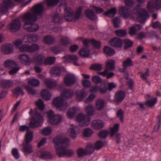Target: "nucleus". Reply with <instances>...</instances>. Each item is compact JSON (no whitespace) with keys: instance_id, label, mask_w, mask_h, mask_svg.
<instances>
[{"instance_id":"nucleus-42","label":"nucleus","mask_w":161,"mask_h":161,"mask_svg":"<svg viewBox=\"0 0 161 161\" xmlns=\"http://www.w3.org/2000/svg\"><path fill=\"white\" fill-rule=\"evenodd\" d=\"M102 69V64H93L89 68L90 69L95 71H101Z\"/></svg>"},{"instance_id":"nucleus-29","label":"nucleus","mask_w":161,"mask_h":161,"mask_svg":"<svg viewBox=\"0 0 161 161\" xmlns=\"http://www.w3.org/2000/svg\"><path fill=\"white\" fill-rule=\"evenodd\" d=\"M122 44L124 45V48L127 50L132 47L133 44V42L128 39H123L122 40Z\"/></svg>"},{"instance_id":"nucleus-14","label":"nucleus","mask_w":161,"mask_h":161,"mask_svg":"<svg viewBox=\"0 0 161 161\" xmlns=\"http://www.w3.org/2000/svg\"><path fill=\"white\" fill-rule=\"evenodd\" d=\"M14 84V82L10 80H3L0 81V86L3 88H9L13 87Z\"/></svg>"},{"instance_id":"nucleus-30","label":"nucleus","mask_w":161,"mask_h":161,"mask_svg":"<svg viewBox=\"0 0 161 161\" xmlns=\"http://www.w3.org/2000/svg\"><path fill=\"white\" fill-rule=\"evenodd\" d=\"M108 91L106 84L102 82L100 86H98V91L101 94H104L107 93Z\"/></svg>"},{"instance_id":"nucleus-28","label":"nucleus","mask_w":161,"mask_h":161,"mask_svg":"<svg viewBox=\"0 0 161 161\" xmlns=\"http://www.w3.org/2000/svg\"><path fill=\"white\" fill-rule=\"evenodd\" d=\"M59 43L61 46L67 47L71 44V41L68 37L65 36L60 39L59 41Z\"/></svg>"},{"instance_id":"nucleus-39","label":"nucleus","mask_w":161,"mask_h":161,"mask_svg":"<svg viewBox=\"0 0 161 161\" xmlns=\"http://www.w3.org/2000/svg\"><path fill=\"white\" fill-rule=\"evenodd\" d=\"M13 46L12 44H6L3 49V53L6 54H8L13 52Z\"/></svg>"},{"instance_id":"nucleus-24","label":"nucleus","mask_w":161,"mask_h":161,"mask_svg":"<svg viewBox=\"0 0 161 161\" xmlns=\"http://www.w3.org/2000/svg\"><path fill=\"white\" fill-rule=\"evenodd\" d=\"M64 11L65 12L64 14V19L68 22L72 21L73 20V12L68 10V8L65 9Z\"/></svg>"},{"instance_id":"nucleus-38","label":"nucleus","mask_w":161,"mask_h":161,"mask_svg":"<svg viewBox=\"0 0 161 161\" xmlns=\"http://www.w3.org/2000/svg\"><path fill=\"white\" fill-rule=\"evenodd\" d=\"M85 112L87 114L86 116L90 117L94 115V109L93 106L91 104H89L86 107Z\"/></svg>"},{"instance_id":"nucleus-6","label":"nucleus","mask_w":161,"mask_h":161,"mask_svg":"<svg viewBox=\"0 0 161 161\" xmlns=\"http://www.w3.org/2000/svg\"><path fill=\"white\" fill-rule=\"evenodd\" d=\"M161 8V0H156L154 2V5L151 1L148 2L147 5V8L148 11L150 13H153L154 11V8L156 10H159Z\"/></svg>"},{"instance_id":"nucleus-2","label":"nucleus","mask_w":161,"mask_h":161,"mask_svg":"<svg viewBox=\"0 0 161 161\" xmlns=\"http://www.w3.org/2000/svg\"><path fill=\"white\" fill-rule=\"evenodd\" d=\"M44 9V7L42 3L35 4L33 6L31 12H28L24 15V18L30 19L31 20L36 21L38 19V16H42Z\"/></svg>"},{"instance_id":"nucleus-50","label":"nucleus","mask_w":161,"mask_h":161,"mask_svg":"<svg viewBox=\"0 0 161 161\" xmlns=\"http://www.w3.org/2000/svg\"><path fill=\"white\" fill-rule=\"evenodd\" d=\"M91 118L90 117L87 116L86 118H84L82 122L79 123L80 127H83L87 126L90 123Z\"/></svg>"},{"instance_id":"nucleus-23","label":"nucleus","mask_w":161,"mask_h":161,"mask_svg":"<svg viewBox=\"0 0 161 161\" xmlns=\"http://www.w3.org/2000/svg\"><path fill=\"white\" fill-rule=\"evenodd\" d=\"M141 28V26L140 25L136 24L129 28L128 33L131 36H133L136 35V31L140 30Z\"/></svg>"},{"instance_id":"nucleus-49","label":"nucleus","mask_w":161,"mask_h":161,"mask_svg":"<svg viewBox=\"0 0 161 161\" xmlns=\"http://www.w3.org/2000/svg\"><path fill=\"white\" fill-rule=\"evenodd\" d=\"M108 131L107 130H102L98 133V136L103 139H106L108 135Z\"/></svg>"},{"instance_id":"nucleus-8","label":"nucleus","mask_w":161,"mask_h":161,"mask_svg":"<svg viewBox=\"0 0 161 161\" xmlns=\"http://www.w3.org/2000/svg\"><path fill=\"white\" fill-rule=\"evenodd\" d=\"M21 27V24L19 19L13 20L9 26V30L13 32H16L19 30Z\"/></svg>"},{"instance_id":"nucleus-52","label":"nucleus","mask_w":161,"mask_h":161,"mask_svg":"<svg viewBox=\"0 0 161 161\" xmlns=\"http://www.w3.org/2000/svg\"><path fill=\"white\" fill-rule=\"evenodd\" d=\"M59 0H47V5L48 7H53L58 5Z\"/></svg>"},{"instance_id":"nucleus-5","label":"nucleus","mask_w":161,"mask_h":161,"mask_svg":"<svg viewBox=\"0 0 161 161\" xmlns=\"http://www.w3.org/2000/svg\"><path fill=\"white\" fill-rule=\"evenodd\" d=\"M53 105L60 111L65 110L68 107V104L66 101H64L61 97H58L55 98L52 101Z\"/></svg>"},{"instance_id":"nucleus-58","label":"nucleus","mask_w":161,"mask_h":161,"mask_svg":"<svg viewBox=\"0 0 161 161\" xmlns=\"http://www.w3.org/2000/svg\"><path fill=\"white\" fill-rule=\"evenodd\" d=\"M36 105L39 109L43 111L45 105L43 101L41 99H39L36 102Z\"/></svg>"},{"instance_id":"nucleus-61","label":"nucleus","mask_w":161,"mask_h":161,"mask_svg":"<svg viewBox=\"0 0 161 161\" xmlns=\"http://www.w3.org/2000/svg\"><path fill=\"white\" fill-rule=\"evenodd\" d=\"M123 66L126 68L128 67L132 66H133L132 61L130 58H127V59L123 63Z\"/></svg>"},{"instance_id":"nucleus-21","label":"nucleus","mask_w":161,"mask_h":161,"mask_svg":"<svg viewBox=\"0 0 161 161\" xmlns=\"http://www.w3.org/2000/svg\"><path fill=\"white\" fill-rule=\"evenodd\" d=\"M65 58L66 60L72 63H73L76 66H80L77 62V57L76 56L74 55H68L64 57Z\"/></svg>"},{"instance_id":"nucleus-44","label":"nucleus","mask_w":161,"mask_h":161,"mask_svg":"<svg viewBox=\"0 0 161 161\" xmlns=\"http://www.w3.org/2000/svg\"><path fill=\"white\" fill-rule=\"evenodd\" d=\"M40 157L42 159H51L53 158V156L51 153L47 151L41 153Z\"/></svg>"},{"instance_id":"nucleus-37","label":"nucleus","mask_w":161,"mask_h":161,"mask_svg":"<svg viewBox=\"0 0 161 161\" xmlns=\"http://www.w3.org/2000/svg\"><path fill=\"white\" fill-rule=\"evenodd\" d=\"M104 53L109 56H112L115 54V50L112 48L108 46H105L103 49Z\"/></svg>"},{"instance_id":"nucleus-34","label":"nucleus","mask_w":161,"mask_h":161,"mask_svg":"<svg viewBox=\"0 0 161 161\" xmlns=\"http://www.w3.org/2000/svg\"><path fill=\"white\" fill-rule=\"evenodd\" d=\"M12 65L16 67L18 66V64L16 62L10 59L7 60L4 62V66L5 68H11L12 67Z\"/></svg>"},{"instance_id":"nucleus-48","label":"nucleus","mask_w":161,"mask_h":161,"mask_svg":"<svg viewBox=\"0 0 161 161\" xmlns=\"http://www.w3.org/2000/svg\"><path fill=\"white\" fill-rule=\"evenodd\" d=\"M85 149L87 155L91 154L94 151V147L92 143H90L86 146Z\"/></svg>"},{"instance_id":"nucleus-51","label":"nucleus","mask_w":161,"mask_h":161,"mask_svg":"<svg viewBox=\"0 0 161 161\" xmlns=\"http://www.w3.org/2000/svg\"><path fill=\"white\" fill-rule=\"evenodd\" d=\"M28 84L32 86L37 87L40 85V81L35 79H29L28 81Z\"/></svg>"},{"instance_id":"nucleus-56","label":"nucleus","mask_w":161,"mask_h":161,"mask_svg":"<svg viewBox=\"0 0 161 161\" xmlns=\"http://www.w3.org/2000/svg\"><path fill=\"white\" fill-rule=\"evenodd\" d=\"M90 42L93 47L96 49H99L100 48L101 44V41H97L94 39H92Z\"/></svg>"},{"instance_id":"nucleus-11","label":"nucleus","mask_w":161,"mask_h":161,"mask_svg":"<svg viewBox=\"0 0 161 161\" xmlns=\"http://www.w3.org/2000/svg\"><path fill=\"white\" fill-rule=\"evenodd\" d=\"M106 105V103L104 100L99 98L95 102V109L98 111H102L104 109Z\"/></svg>"},{"instance_id":"nucleus-26","label":"nucleus","mask_w":161,"mask_h":161,"mask_svg":"<svg viewBox=\"0 0 161 161\" xmlns=\"http://www.w3.org/2000/svg\"><path fill=\"white\" fill-rule=\"evenodd\" d=\"M62 117L59 115H56L48 122L52 125H56L59 124L62 120Z\"/></svg>"},{"instance_id":"nucleus-13","label":"nucleus","mask_w":161,"mask_h":161,"mask_svg":"<svg viewBox=\"0 0 161 161\" xmlns=\"http://www.w3.org/2000/svg\"><path fill=\"white\" fill-rule=\"evenodd\" d=\"M87 94L85 90L83 88L76 92V99L79 101H81L87 96Z\"/></svg>"},{"instance_id":"nucleus-36","label":"nucleus","mask_w":161,"mask_h":161,"mask_svg":"<svg viewBox=\"0 0 161 161\" xmlns=\"http://www.w3.org/2000/svg\"><path fill=\"white\" fill-rule=\"evenodd\" d=\"M157 102V97H155L151 100H147L144 103V105L147 106L149 108H152Z\"/></svg>"},{"instance_id":"nucleus-46","label":"nucleus","mask_w":161,"mask_h":161,"mask_svg":"<svg viewBox=\"0 0 161 161\" xmlns=\"http://www.w3.org/2000/svg\"><path fill=\"white\" fill-rule=\"evenodd\" d=\"M127 31L125 30H118L115 31V33L117 36L123 37L126 36Z\"/></svg>"},{"instance_id":"nucleus-43","label":"nucleus","mask_w":161,"mask_h":161,"mask_svg":"<svg viewBox=\"0 0 161 161\" xmlns=\"http://www.w3.org/2000/svg\"><path fill=\"white\" fill-rule=\"evenodd\" d=\"M119 124H116L114 125L113 128H111V132L110 134L111 137H113L115 133L119 131Z\"/></svg>"},{"instance_id":"nucleus-9","label":"nucleus","mask_w":161,"mask_h":161,"mask_svg":"<svg viewBox=\"0 0 161 161\" xmlns=\"http://www.w3.org/2000/svg\"><path fill=\"white\" fill-rule=\"evenodd\" d=\"M126 95L123 91H119L116 92L114 96V101L119 104L125 98Z\"/></svg>"},{"instance_id":"nucleus-31","label":"nucleus","mask_w":161,"mask_h":161,"mask_svg":"<svg viewBox=\"0 0 161 161\" xmlns=\"http://www.w3.org/2000/svg\"><path fill=\"white\" fill-rule=\"evenodd\" d=\"M47 87L48 89H53L57 86V83L56 80H52L47 79L45 81Z\"/></svg>"},{"instance_id":"nucleus-53","label":"nucleus","mask_w":161,"mask_h":161,"mask_svg":"<svg viewBox=\"0 0 161 161\" xmlns=\"http://www.w3.org/2000/svg\"><path fill=\"white\" fill-rule=\"evenodd\" d=\"M82 6H80L79 8L76 10V13L75 14L74 16H73V19H75V20H78L80 18L82 13Z\"/></svg>"},{"instance_id":"nucleus-12","label":"nucleus","mask_w":161,"mask_h":161,"mask_svg":"<svg viewBox=\"0 0 161 161\" xmlns=\"http://www.w3.org/2000/svg\"><path fill=\"white\" fill-rule=\"evenodd\" d=\"M22 152L25 154H29L33 152V147L29 143H23L22 144Z\"/></svg>"},{"instance_id":"nucleus-35","label":"nucleus","mask_w":161,"mask_h":161,"mask_svg":"<svg viewBox=\"0 0 161 161\" xmlns=\"http://www.w3.org/2000/svg\"><path fill=\"white\" fill-rule=\"evenodd\" d=\"M116 13V9L115 8H112L107 11L104 13L103 15L105 16L113 17Z\"/></svg>"},{"instance_id":"nucleus-22","label":"nucleus","mask_w":161,"mask_h":161,"mask_svg":"<svg viewBox=\"0 0 161 161\" xmlns=\"http://www.w3.org/2000/svg\"><path fill=\"white\" fill-rule=\"evenodd\" d=\"M33 132L30 130L27 131L25 136L24 141L26 143H30L33 140Z\"/></svg>"},{"instance_id":"nucleus-27","label":"nucleus","mask_w":161,"mask_h":161,"mask_svg":"<svg viewBox=\"0 0 161 161\" xmlns=\"http://www.w3.org/2000/svg\"><path fill=\"white\" fill-rule=\"evenodd\" d=\"M42 98L46 100H49L52 97L51 94L47 89H43L40 93Z\"/></svg>"},{"instance_id":"nucleus-55","label":"nucleus","mask_w":161,"mask_h":161,"mask_svg":"<svg viewBox=\"0 0 161 161\" xmlns=\"http://www.w3.org/2000/svg\"><path fill=\"white\" fill-rule=\"evenodd\" d=\"M77 109L75 107H73L68 110L67 113V116L69 118H71L74 117L76 112Z\"/></svg>"},{"instance_id":"nucleus-4","label":"nucleus","mask_w":161,"mask_h":161,"mask_svg":"<svg viewBox=\"0 0 161 161\" xmlns=\"http://www.w3.org/2000/svg\"><path fill=\"white\" fill-rule=\"evenodd\" d=\"M43 118L40 113H36L30 119L29 124V127L32 128L38 127L42 125Z\"/></svg>"},{"instance_id":"nucleus-16","label":"nucleus","mask_w":161,"mask_h":161,"mask_svg":"<svg viewBox=\"0 0 161 161\" xmlns=\"http://www.w3.org/2000/svg\"><path fill=\"white\" fill-rule=\"evenodd\" d=\"M92 127L96 130H99L103 128L104 126L103 121L100 120H94L92 125Z\"/></svg>"},{"instance_id":"nucleus-40","label":"nucleus","mask_w":161,"mask_h":161,"mask_svg":"<svg viewBox=\"0 0 161 161\" xmlns=\"http://www.w3.org/2000/svg\"><path fill=\"white\" fill-rule=\"evenodd\" d=\"M115 61L113 59L109 60L106 64V68L109 70H113L115 69Z\"/></svg>"},{"instance_id":"nucleus-18","label":"nucleus","mask_w":161,"mask_h":161,"mask_svg":"<svg viewBox=\"0 0 161 161\" xmlns=\"http://www.w3.org/2000/svg\"><path fill=\"white\" fill-rule=\"evenodd\" d=\"M85 13L87 18L92 21H94L97 18L96 15L94 14L93 10L91 9H87L86 10Z\"/></svg>"},{"instance_id":"nucleus-20","label":"nucleus","mask_w":161,"mask_h":161,"mask_svg":"<svg viewBox=\"0 0 161 161\" xmlns=\"http://www.w3.org/2000/svg\"><path fill=\"white\" fill-rule=\"evenodd\" d=\"M61 95V97L63 98L68 99L72 97L73 95V92L69 89H65L62 91Z\"/></svg>"},{"instance_id":"nucleus-54","label":"nucleus","mask_w":161,"mask_h":161,"mask_svg":"<svg viewBox=\"0 0 161 161\" xmlns=\"http://www.w3.org/2000/svg\"><path fill=\"white\" fill-rule=\"evenodd\" d=\"M41 131V133L42 135L48 136L51 134L52 130L50 127L47 126L43 129Z\"/></svg>"},{"instance_id":"nucleus-63","label":"nucleus","mask_w":161,"mask_h":161,"mask_svg":"<svg viewBox=\"0 0 161 161\" xmlns=\"http://www.w3.org/2000/svg\"><path fill=\"white\" fill-rule=\"evenodd\" d=\"M124 112L122 109H119L116 113L117 117L119 118V120L122 122H124Z\"/></svg>"},{"instance_id":"nucleus-33","label":"nucleus","mask_w":161,"mask_h":161,"mask_svg":"<svg viewBox=\"0 0 161 161\" xmlns=\"http://www.w3.org/2000/svg\"><path fill=\"white\" fill-rule=\"evenodd\" d=\"M90 53L89 48L86 47H82L79 51V54L81 57H85L88 56Z\"/></svg>"},{"instance_id":"nucleus-47","label":"nucleus","mask_w":161,"mask_h":161,"mask_svg":"<svg viewBox=\"0 0 161 161\" xmlns=\"http://www.w3.org/2000/svg\"><path fill=\"white\" fill-rule=\"evenodd\" d=\"M44 58V57L43 55H38L35 56L33 59V60L34 62L40 64L42 63Z\"/></svg>"},{"instance_id":"nucleus-10","label":"nucleus","mask_w":161,"mask_h":161,"mask_svg":"<svg viewBox=\"0 0 161 161\" xmlns=\"http://www.w3.org/2000/svg\"><path fill=\"white\" fill-rule=\"evenodd\" d=\"M137 20L140 23H144L148 18V13L146 10L144 9L140 13L137 15Z\"/></svg>"},{"instance_id":"nucleus-57","label":"nucleus","mask_w":161,"mask_h":161,"mask_svg":"<svg viewBox=\"0 0 161 161\" xmlns=\"http://www.w3.org/2000/svg\"><path fill=\"white\" fill-rule=\"evenodd\" d=\"M77 153L78 158L83 157L87 155L86 149H84L82 148H79L77 150Z\"/></svg>"},{"instance_id":"nucleus-7","label":"nucleus","mask_w":161,"mask_h":161,"mask_svg":"<svg viewBox=\"0 0 161 161\" xmlns=\"http://www.w3.org/2000/svg\"><path fill=\"white\" fill-rule=\"evenodd\" d=\"M108 44L113 47L118 48H121L123 47L122 40L116 37L111 39L109 41Z\"/></svg>"},{"instance_id":"nucleus-62","label":"nucleus","mask_w":161,"mask_h":161,"mask_svg":"<svg viewBox=\"0 0 161 161\" xmlns=\"http://www.w3.org/2000/svg\"><path fill=\"white\" fill-rule=\"evenodd\" d=\"M127 10L126 8L125 7H122L119 9V12L122 13V14L123 15V17L125 19L128 18L129 16V13L125 12V11Z\"/></svg>"},{"instance_id":"nucleus-25","label":"nucleus","mask_w":161,"mask_h":161,"mask_svg":"<svg viewBox=\"0 0 161 161\" xmlns=\"http://www.w3.org/2000/svg\"><path fill=\"white\" fill-rule=\"evenodd\" d=\"M19 58L20 61L23 64L28 65L31 63V59L27 55H20L19 56Z\"/></svg>"},{"instance_id":"nucleus-19","label":"nucleus","mask_w":161,"mask_h":161,"mask_svg":"<svg viewBox=\"0 0 161 161\" xmlns=\"http://www.w3.org/2000/svg\"><path fill=\"white\" fill-rule=\"evenodd\" d=\"M64 70V68L63 67H58L55 66L51 68L50 69V71L52 73L53 76L54 75L56 76H59L61 75V71L62 70Z\"/></svg>"},{"instance_id":"nucleus-45","label":"nucleus","mask_w":161,"mask_h":161,"mask_svg":"<svg viewBox=\"0 0 161 161\" xmlns=\"http://www.w3.org/2000/svg\"><path fill=\"white\" fill-rule=\"evenodd\" d=\"M55 39L51 36L45 37L43 39V42L47 44L52 45L54 42Z\"/></svg>"},{"instance_id":"nucleus-3","label":"nucleus","mask_w":161,"mask_h":161,"mask_svg":"<svg viewBox=\"0 0 161 161\" xmlns=\"http://www.w3.org/2000/svg\"><path fill=\"white\" fill-rule=\"evenodd\" d=\"M23 20L25 23L24 27L25 30H26L29 32H33L37 31L39 29V26L38 24L34 23L36 21H33L31 19H27L24 18V16L23 17Z\"/></svg>"},{"instance_id":"nucleus-1","label":"nucleus","mask_w":161,"mask_h":161,"mask_svg":"<svg viewBox=\"0 0 161 161\" xmlns=\"http://www.w3.org/2000/svg\"><path fill=\"white\" fill-rule=\"evenodd\" d=\"M53 142L56 146H58L56 149V154L59 157L66 156L71 158L74 155L75 153L73 150L65 148L69 144V140L68 138L57 136L53 139Z\"/></svg>"},{"instance_id":"nucleus-59","label":"nucleus","mask_w":161,"mask_h":161,"mask_svg":"<svg viewBox=\"0 0 161 161\" xmlns=\"http://www.w3.org/2000/svg\"><path fill=\"white\" fill-rule=\"evenodd\" d=\"M39 48V46L37 44H32L30 46L28 45L29 52L32 53L37 51Z\"/></svg>"},{"instance_id":"nucleus-32","label":"nucleus","mask_w":161,"mask_h":161,"mask_svg":"<svg viewBox=\"0 0 161 161\" xmlns=\"http://www.w3.org/2000/svg\"><path fill=\"white\" fill-rule=\"evenodd\" d=\"M39 38L38 35L34 34H29L27 36V41L30 43L37 42Z\"/></svg>"},{"instance_id":"nucleus-41","label":"nucleus","mask_w":161,"mask_h":161,"mask_svg":"<svg viewBox=\"0 0 161 161\" xmlns=\"http://www.w3.org/2000/svg\"><path fill=\"white\" fill-rule=\"evenodd\" d=\"M93 130L89 128H87L84 130L83 134L85 137H90L93 133Z\"/></svg>"},{"instance_id":"nucleus-17","label":"nucleus","mask_w":161,"mask_h":161,"mask_svg":"<svg viewBox=\"0 0 161 161\" xmlns=\"http://www.w3.org/2000/svg\"><path fill=\"white\" fill-rule=\"evenodd\" d=\"M75 77L69 75L65 76L64 78V82L66 85L70 86L73 85L76 82Z\"/></svg>"},{"instance_id":"nucleus-60","label":"nucleus","mask_w":161,"mask_h":161,"mask_svg":"<svg viewBox=\"0 0 161 161\" xmlns=\"http://www.w3.org/2000/svg\"><path fill=\"white\" fill-rule=\"evenodd\" d=\"M13 93L14 94L19 95L21 94L22 96H23L25 93L20 87H17L15 88L13 90Z\"/></svg>"},{"instance_id":"nucleus-15","label":"nucleus","mask_w":161,"mask_h":161,"mask_svg":"<svg viewBox=\"0 0 161 161\" xmlns=\"http://www.w3.org/2000/svg\"><path fill=\"white\" fill-rule=\"evenodd\" d=\"M52 18L53 22L54 23L61 24L63 23V16L57 13H55Z\"/></svg>"},{"instance_id":"nucleus-64","label":"nucleus","mask_w":161,"mask_h":161,"mask_svg":"<svg viewBox=\"0 0 161 161\" xmlns=\"http://www.w3.org/2000/svg\"><path fill=\"white\" fill-rule=\"evenodd\" d=\"M112 21L114 27L116 28H118L119 27L118 24L121 22L120 18L118 17H115L112 19Z\"/></svg>"}]
</instances>
